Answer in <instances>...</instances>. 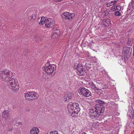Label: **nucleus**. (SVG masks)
I'll return each mask as SVG.
<instances>
[{
	"label": "nucleus",
	"mask_w": 134,
	"mask_h": 134,
	"mask_svg": "<svg viewBox=\"0 0 134 134\" xmlns=\"http://www.w3.org/2000/svg\"><path fill=\"white\" fill-rule=\"evenodd\" d=\"M20 122H19V124H20Z\"/></svg>",
	"instance_id": "38"
},
{
	"label": "nucleus",
	"mask_w": 134,
	"mask_h": 134,
	"mask_svg": "<svg viewBox=\"0 0 134 134\" xmlns=\"http://www.w3.org/2000/svg\"><path fill=\"white\" fill-rule=\"evenodd\" d=\"M72 98V95L71 94L69 93L65 94L64 96V100L65 102L70 101Z\"/></svg>",
	"instance_id": "10"
},
{
	"label": "nucleus",
	"mask_w": 134,
	"mask_h": 134,
	"mask_svg": "<svg viewBox=\"0 0 134 134\" xmlns=\"http://www.w3.org/2000/svg\"><path fill=\"white\" fill-rule=\"evenodd\" d=\"M79 92L80 94L86 97H89L91 95L90 91L84 87L80 88L79 90Z\"/></svg>",
	"instance_id": "7"
},
{
	"label": "nucleus",
	"mask_w": 134,
	"mask_h": 134,
	"mask_svg": "<svg viewBox=\"0 0 134 134\" xmlns=\"http://www.w3.org/2000/svg\"><path fill=\"white\" fill-rule=\"evenodd\" d=\"M56 32H55L53 35L52 38H55L58 37V35L60 34V31L59 30H56Z\"/></svg>",
	"instance_id": "13"
},
{
	"label": "nucleus",
	"mask_w": 134,
	"mask_h": 134,
	"mask_svg": "<svg viewBox=\"0 0 134 134\" xmlns=\"http://www.w3.org/2000/svg\"><path fill=\"white\" fill-rule=\"evenodd\" d=\"M116 6L115 5H114L112 6L111 8V10L114 11L115 10H116Z\"/></svg>",
	"instance_id": "25"
},
{
	"label": "nucleus",
	"mask_w": 134,
	"mask_h": 134,
	"mask_svg": "<svg viewBox=\"0 0 134 134\" xmlns=\"http://www.w3.org/2000/svg\"><path fill=\"white\" fill-rule=\"evenodd\" d=\"M132 48L130 47H124L123 49L122 55L125 60H127L132 53Z\"/></svg>",
	"instance_id": "5"
},
{
	"label": "nucleus",
	"mask_w": 134,
	"mask_h": 134,
	"mask_svg": "<svg viewBox=\"0 0 134 134\" xmlns=\"http://www.w3.org/2000/svg\"><path fill=\"white\" fill-rule=\"evenodd\" d=\"M68 12H65L63 13V14L64 16H68L70 14Z\"/></svg>",
	"instance_id": "27"
},
{
	"label": "nucleus",
	"mask_w": 134,
	"mask_h": 134,
	"mask_svg": "<svg viewBox=\"0 0 134 134\" xmlns=\"http://www.w3.org/2000/svg\"><path fill=\"white\" fill-rule=\"evenodd\" d=\"M76 111H72L71 113V116L72 117H76L77 113H75Z\"/></svg>",
	"instance_id": "22"
},
{
	"label": "nucleus",
	"mask_w": 134,
	"mask_h": 134,
	"mask_svg": "<svg viewBox=\"0 0 134 134\" xmlns=\"http://www.w3.org/2000/svg\"><path fill=\"white\" fill-rule=\"evenodd\" d=\"M118 0H113L107 3L106 4L107 7H109L110 6L115 4L118 2Z\"/></svg>",
	"instance_id": "12"
},
{
	"label": "nucleus",
	"mask_w": 134,
	"mask_h": 134,
	"mask_svg": "<svg viewBox=\"0 0 134 134\" xmlns=\"http://www.w3.org/2000/svg\"><path fill=\"white\" fill-rule=\"evenodd\" d=\"M105 107L99 104L96 105L90 109L89 114L90 118L93 121L98 118L99 116L102 115L104 111Z\"/></svg>",
	"instance_id": "2"
},
{
	"label": "nucleus",
	"mask_w": 134,
	"mask_h": 134,
	"mask_svg": "<svg viewBox=\"0 0 134 134\" xmlns=\"http://www.w3.org/2000/svg\"><path fill=\"white\" fill-rule=\"evenodd\" d=\"M133 111L132 112L131 111V112L129 111V112H128L127 114H128V115L129 116V117L130 118V116H132V113H133Z\"/></svg>",
	"instance_id": "28"
},
{
	"label": "nucleus",
	"mask_w": 134,
	"mask_h": 134,
	"mask_svg": "<svg viewBox=\"0 0 134 134\" xmlns=\"http://www.w3.org/2000/svg\"><path fill=\"white\" fill-rule=\"evenodd\" d=\"M105 23H107V24H109L110 23L109 20L108 19L106 20L105 21Z\"/></svg>",
	"instance_id": "29"
},
{
	"label": "nucleus",
	"mask_w": 134,
	"mask_h": 134,
	"mask_svg": "<svg viewBox=\"0 0 134 134\" xmlns=\"http://www.w3.org/2000/svg\"><path fill=\"white\" fill-rule=\"evenodd\" d=\"M54 20L51 18H47L46 17H42L41 18L39 24H42L44 23L45 26L47 27H52L54 23Z\"/></svg>",
	"instance_id": "4"
},
{
	"label": "nucleus",
	"mask_w": 134,
	"mask_h": 134,
	"mask_svg": "<svg viewBox=\"0 0 134 134\" xmlns=\"http://www.w3.org/2000/svg\"><path fill=\"white\" fill-rule=\"evenodd\" d=\"M91 86L92 88L96 92H97L99 90H100V89L96 87V85L93 82H91Z\"/></svg>",
	"instance_id": "16"
},
{
	"label": "nucleus",
	"mask_w": 134,
	"mask_h": 134,
	"mask_svg": "<svg viewBox=\"0 0 134 134\" xmlns=\"http://www.w3.org/2000/svg\"><path fill=\"white\" fill-rule=\"evenodd\" d=\"M50 134H58V131L55 130L51 131Z\"/></svg>",
	"instance_id": "26"
},
{
	"label": "nucleus",
	"mask_w": 134,
	"mask_h": 134,
	"mask_svg": "<svg viewBox=\"0 0 134 134\" xmlns=\"http://www.w3.org/2000/svg\"><path fill=\"white\" fill-rule=\"evenodd\" d=\"M36 14H32V15L31 16V18L33 19V20L35 19L36 17Z\"/></svg>",
	"instance_id": "24"
},
{
	"label": "nucleus",
	"mask_w": 134,
	"mask_h": 134,
	"mask_svg": "<svg viewBox=\"0 0 134 134\" xmlns=\"http://www.w3.org/2000/svg\"><path fill=\"white\" fill-rule=\"evenodd\" d=\"M130 118H131L134 119V113L133 112L132 113V116H130Z\"/></svg>",
	"instance_id": "30"
},
{
	"label": "nucleus",
	"mask_w": 134,
	"mask_h": 134,
	"mask_svg": "<svg viewBox=\"0 0 134 134\" xmlns=\"http://www.w3.org/2000/svg\"><path fill=\"white\" fill-rule=\"evenodd\" d=\"M73 104L74 110H76L77 111H80V108H79L78 104L77 103H73Z\"/></svg>",
	"instance_id": "15"
},
{
	"label": "nucleus",
	"mask_w": 134,
	"mask_h": 134,
	"mask_svg": "<svg viewBox=\"0 0 134 134\" xmlns=\"http://www.w3.org/2000/svg\"><path fill=\"white\" fill-rule=\"evenodd\" d=\"M96 102L100 104H103L104 103V101L100 100H96Z\"/></svg>",
	"instance_id": "19"
},
{
	"label": "nucleus",
	"mask_w": 134,
	"mask_h": 134,
	"mask_svg": "<svg viewBox=\"0 0 134 134\" xmlns=\"http://www.w3.org/2000/svg\"><path fill=\"white\" fill-rule=\"evenodd\" d=\"M131 42V40L129 39L127 43V45L129 46H131L132 44Z\"/></svg>",
	"instance_id": "20"
},
{
	"label": "nucleus",
	"mask_w": 134,
	"mask_h": 134,
	"mask_svg": "<svg viewBox=\"0 0 134 134\" xmlns=\"http://www.w3.org/2000/svg\"><path fill=\"white\" fill-rule=\"evenodd\" d=\"M9 113L8 110H4L2 113V117L3 118H6L7 117H8Z\"/></svg>",
	"instance_id": "14"
},
{
	"label": "nucleus",
	"mask_w": 134,
	"mask_h": 134,
	"mask_svg": "<svg viewBox=\"0 0 134 134\" xmlns=\"http://www.w3.org/2000/svg\"><path fill=\"white\" fill-rule=\"evenodd\" d=\"M116 10L117 11H119L121 9V7L120 5H118L116 6Z\"/></svg>",
	"instance_id": "23"
},
{
	"label": "nucleus",
	"mask_w": 134,
	"mask_h": 134,
	"mask_svg": "<svg viewBox=\"0 0 134 134\" xmlns=\"http://www.w3.org/2000/svg\"><path fill=\"white\" fill-rule=\"evenodd\" d=\"M64 17H65L64 18L65 20H69L68 16H64Z\"/></svg>",
	"instance_id": "31"
},
{
	"label": "nucleus",
	"mask_w": 134,
	"mask_h": 134,
	"mask_svg": "<svg viewBox=\"0 0 134 134\" xmlns=\"http://www.w3.org/2000/svg\"><path fill=\"white\" fill-rule=\"evenodd\" d=\"M75 16V14L73 13H70L68 15L69 20H70L73 18Z\"/></svg>",
	"instance_id": "18"
},
{
	"label": "nucleus",
	"mask_w": 134,
	"mask_h": 134,
	"mask_svg": "<svg viewBox=\"0 0 134 134\" xmlns=\"http://www.w3.org/2000/svg\"><path fill=\"white\" fill-rule=\"evenodd\" d=\"M75 68L77 70V73L79 75L82 76L85 74V70L82 65L80 64H78Z\"/></svg>",
	"instance_id": "8"
},
{
	"label": "nucleus",
	"mask_w": 134,
	"mask_h": 134,
	"mask_svg": "<svg viewBox=\"0 0 134 134\" xmlns=\"http://www.w3.org/2000/svg\"><path fill=\"white\" fill-rule=\"evenodd\" d=\"M20 122H19V124H20Z\"/></svg>",
	"instance_id": "37"
},
{
	"label": "nucleus",
	"mask_w": 134,
	"mask_h": 134,
	"mask_svg": "<svg viewBox=\"0 0 134 134\" xmlns=\"http://www.w3.org/2000/svg\"><path fill=\"white\" fill-rule=\"evenodd\" d=\"M9 131H12V130H8Z\"/></svg>",
	"instance_id": "34"
},
{
	"label": "nucleus",
	"mask_w": 134,
	"mask_h": 134,
	"mask_svg": "<svg viewBox=\"0 0 134 134\" xmlns=\"http://www.w3.org/2000/svg\"><path fill=\"white\" fill-rule=\"evenodd\" d=\"M114 13L115 15L116 16H119L121 15V13L119 11H116Z\"/></svg>",
	"instance_id": "21"
},
{
	"label": "nucleus",
	"mask_w": 134,
	"mask_h": 134,
	"mask_svg": "<svg viewBox=\"0 0 134 134\" xmlns=\"http://www.w3.org/2000/svg\"><path fill=\"white\" fill-rule=\"evenodd\" d=\"M35 38H34V41H36V40H35Z\"/></svg>",
	"instance_id": "35"
},
{
	"label": "nucleus",
	"mask_w": 134,
	"mask_h": 134,
	"mask_svg": "<svg viewBox=\"0 0 134 134\" xmlns=\"http://www.w3.org/2000/svg\"><path fill=\"white\" fill-rule=\"evenodd\" d=\"M67 108L69 113H71L72 111L74 110L73 103L70 102L69 103L68 105Z\"/></svg>",
	"instance_id": "9"
},
{
	"label": "nucleus",
	"mask_w": 134,
	"mask_h": 134,
	"mask_svg": "<svg viewBox=\"0 0 134 134\" xmlns=\"http://www.w3.org/2000/svg\"><path fill=\"white\" fill-rule=\"evenodd\" d=\"M85 66L86 69L88 70L91 68V65L90 63H85Z\"/></svg>",
	"instance_id": "17"
},
{
	"label": "nucleus",
	"mask_w": 134,
	"mask_h": 134,
	"mask_svg": "<svg viewBox=\"0 0 134 134\" xmlns=\"http://www.w3.org/2000/svg\"><path fill=\"white\" fill-rule=\"evenodd\" d=\"M56 66L55 64H50L47 62L43 67V69L45 72L49 75H51L56 70Z\"/></svg>",
	"instance_id": "3"
},
{
	"label": "nucleus",
	"mask_w": 134,
	"mask_h": 134,
	"mask_svg": "<svg viewBox=\"0 0 134 134\" xmlns=\"http://www.w3.org/2000/svg\"><path fill=\"white\" fill-rule=\"evenodd\" d=\"M24 97L25 99L28 100H34L38 98L37 94L34 92H28L25 93Z\"/></svg>",
	"instance_id": "6"
},
{
	"label": "nucleus",
	"mask_w": 134,
	"mask_h": 134,
	"mask_svg": "<svg viewBox=\"0 0 134 134\" xmlns=\"http://www.w3.org/2000/svg\"><path fill=\"white\" fill-rule=\"evenodd\" d=\"M39 131L37 127L33 128L30 130V134H38Z\"/></svg>",
	"instance_id": "11"
},
{
	"label": "nucleus",
	"mask_w": 134,
	"mask_h": 134,
	"mask_svg": "<svg viewBox=\"0 0 134 134\" xmlns=\"http://www.w3.org/2000/svg\"><path fill=\"white\" fill-rule=\"evenodd\" d=\"M133 124H134V121L133 122Z\"/></svg>",
	"instance_id": "36"
},
{
	"label": "nucleus",
	"mask_w": 134,
	"mask_h": 134,
	"mask_svg": "<svg viewBox=\"0 0 134 134\" xmlns=\"http://www.w3.org/2000/svg\"><path fill=\"white\" fill-rule=\"evenodd\" d=\"M12 76V72L8 70L0 71L1 79L7 82L8 87L13 92L16 93L19 88L18 83L16 79L12 78L11 79Z\"/></svg>",
	"instance_id": "1"
},
{
	"label": "nucleus",
	"mask_w": 134,
	"mask_h": 134,
	"mask_svg": "<svg viewBox=\"0 0 134 134\" xmlns=\"http://www.w3.org/2000/svg\"><path fill=\"white\" fill-rule=\"evenodd\" d=\"M54 1L56 2H60L62 0H54Z\"/></svg>",
	"instance_id": "32"
},
{
	"label": "nucleus",
	"mask_w": 134,
	"mask_h": 134,
	"mask_svg": "<svg viewBox=\"0 0 134 134\" xmlns=\"http://www.w3.org/2000/svg\"><path fill=\"white\" fill-rule=\"evenodd\" d=\"M132 8L134 9V3H132Z\"/></svg>",
	"instance_id": "33"
}]
</instances>
